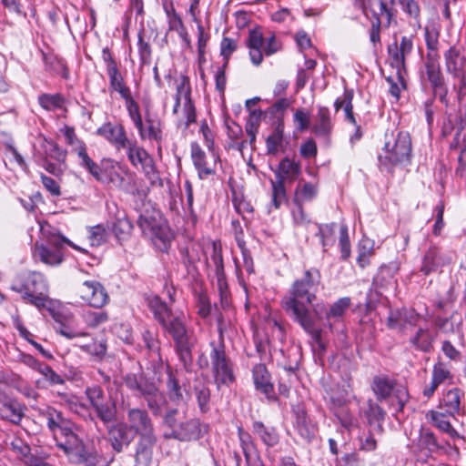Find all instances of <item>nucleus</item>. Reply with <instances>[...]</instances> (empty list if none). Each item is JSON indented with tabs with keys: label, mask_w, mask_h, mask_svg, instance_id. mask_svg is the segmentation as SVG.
Returning a JSON list of instances; mask_svg holds the SVG:
<instances>
[{
	"label": "nucleus",
	"mask_w": 466,
	"mask_h": 466,
	"mask_svg": "<svg viewBox=\"0 0 466 466\" xmlns=\"http://www.w3.org/2000/svg\"><path fill=\"white\" fill-rule=\"evenodd\" d=\"M424 36L428 53L437 54L439 47L440 30L434 24L428 25L424 28Z\"/></svg>",
	"instance_id": "obj_45"
},
{
	"label": "nucleus",
	"mask_w": 466,
	"mask_h": 466,
	"mask_svg": "<svg viewBox=\"0 0 466 466\" xmlns=\"http://www.w3.org/2000/svg\"><path fill=\"white\" fill-rule=\"evenodd\" d=\"M443 57L446 72L459 79L458 98L461 100L466 96V56L461 48L452 46Z\"/></svg>",
	"instance_id": "obj_14"
},
{
	"label": "nucleus",
	"mask_w": 466,
	"mask_h": 466,
	"mask_svg": "<svg viewBox=\"0 0 466 466\" xmlns=\"http://www.w3.org/2000/svg\"><path fill=\"white\" fill-rule=\"evenodd\" d=\"M319 185L317 183L305 182L298 185L295 189L293 203L304 204L317 198Z\"/></svg>",
	"instance_id": "obj_33"
},
{
	"label": "nucleus",
	"mask_w": 466,
	"mask_h": 466,
	"mask_svg": "<svg viewBox=\"0 0 466 466\" xmlns=\"http://www.w3.org/2000/svg\"><path fill=\"white\" fill-rule=\"evenodd\" d=\"M411 138L408 132L400 131L391 140L385 143L378 157L380 167L387 171H391L396 166H407L411 161L412 157Z\"/></svg>",
	"instance_id": "obj_4"
},
{
	"label": "nucleus",
	"mask_w": 466,
	"mask_h": 466,
	"mask_svg": "<svg viewBox=\"0 0 466 466\" xmlns=\"http://www.w3.org/2000/svg\"><path fill=\"white\" fill-rule=\"evenodd\" d=\"M0 415L4 420L13 423H18L23 416L21 405L16 401H8L4 403L0 408Z\"/></svg>",
	"instance_id": "obj_41"
},
{
	"label": "nucleus",
	"mask_w": 466,
	"mask_h": 466,
	"mask_svg": "<svg viewBox=\"0 0 466 466\" xmlns=\"http://www.w3.org/2000/svg\"><path fill=\"white\" fill-rule=\"evenodd\" d=\"M406 71L396 70V76H388L387 82L390 84V93L397 100L400 98V91L405 88L404 74Z\"/></svg>",
	"instance_id": "obj_49"
},
{
	"label": "nucleus",
	"mask_w": 466,
	"mask_h": 466,
	"mask_svg": "<svg viewBox=\"0 0 466 466\" xmlns=\"http://www.w3.org/2000/svg\"><path fill=\"white\" fill-rule=\"evenodd\" d=\"M125 100L126 108L128 113V116L136 127L137 124L143 120V117L140 113V108L137 102L132 97V95L129 94L127 96L123 98Z\"/></svg>",
	"instance_id": "obj_52"
},
{
	"label": "nucleus",
	"mask_w": 466,
	"mask_h": 466,
	"mask_svg": "<svg viewBox=\"0 0 466 466\" xmlns=\"http://www.w3.org/2000/svg\"><path fill=\"white\" fill-rule=\"evenodd\" d=\"M295 429L298 433L306 441H310L316 433V426L308 418L306 411L299 408L295 410Z\"/></svg>",
	"instance_id": "obj_29"
},
{
	"label": "nucleus",
	"mask_w": 466,
	"mask_h": 466,
	"mask_svg": "<svg viewBox=\"0 0 466 466\" xmlns=\"http://www.w3.org/2000/svg\"><path fill=\"white\" fill-rule=\"evenodd\" d=\"M141 140H153L160 143L163 139L162 124L158 117L148 112L145 114L140 124L135 127Z\"/></svg>",
	"instance_id": "obj_23"
},
{
	"label": "nucleus",
	"mask_w": 466,
	"mask_h": 466,
	"mask_svg": "<svg viewBox=\"0 0 466 466\" xmlns=\"http://www.w3.org/2000/svg\"><path fill=\"white\" fill-rule=\"evenodd\" d=\"M424 67L427 79L431 83L434 92L439 93L441 97H445L447 88L444 76L441 71L438 55L427 53Z\"/></svg>",
	"instance_id": "obj_20"
},
{
	"label": "nucleus",
	"mask_w": 466,
	"mask_h": 466,
	"mask_svg": "<svg viewBox=\"0 0 466 466\" xmlns=\"http://www.w3.org/2000/svg\"><path fill=\"white\" fill-rule=\"evenodd\" d=\"M81 319L87 328L96 329L108 321L109 315L105 310L94 311L88 309L81 314Z\"/></svg>",
	"instance_id": "obj_40"
},
{
	"label": "nucleus",
	"mask_w": 466,
	"mask_h": 466,
	"mask_svg": "<svg viewBox=\"0 0 466 466\" xmlns=\"http://www.w3.org/2000/svg\"><path fill=\"white\" fill-rule=\"evenodd\" d=\"M394 389V382L392 380L377 376L373 379L372 390L379 400L387 399Z\"/></svg>",
	"instance_id": "obj_38"
},
{
	"label": "nucleus",
	"mask_w": 466,
	"mask_h": 466,
	"mask_svg": "<svg viewBox=\"0 0 466 466\" xmlns=\"http://www.w3.org/2000/svg\"><path fill=\"white\" fill-rule=\"evenodd\" d=\"M441 265L438 251L436 249H431L427 252L424 257L421 271L428 275L431 271H434Z\"/></svg>",
	"instance_id": "obj_53"
},
{
	"label": "nucleus",
	"mask_w": 466,
	"mask_h": 466,
	"mask_svg": "<svg viewBox=\"0 0 466 466\" xmlns=\"http://www.w3.org/2000/svg\"><path fill=\"white\" fill-rule=\"evenodd\" d=\"M167 388L168 392V397L172 401L178 402L182 400L183 395L181 392L180 385L177 380L173 376L172 373L168 374V379L167 381Z\"/></svg>",
	"instance_id": "obj_55"
},
{
	"label": "nucleus",
	"mask_w": 466,
	"mask_h": 466,
	"mask_svg": "<svg viewBox=\"0 0 466 466\" xmlns=\"http://www.w3.org/2000/svg\"><path fill=\"white\" fill-rule=\"evenodd\" d=\"M106 74L109 78V87L111 90L117 92L122 98L131 94V90L126 86L118 68L114 69L111 67L110 71L106 72Z\"/></svg>",
	"instance_id": "obj_37"
},
{
	"label": "nucleus",
	"mask_w": 466,
	"mask_h": 466,
	"mask_svg": "<svg viewBox=\"0 0 466 466\" xmlns=\"http://www.w3.org/2000/svg\"><path fill=\"white\" fill-rule=\"evenodd\" d=\"M195 394L198 403V407L202 412L208 410V402L210 399L209 389L205 385H199L195 388Z\"/></svg>",
	"instance_id": "obj_56"
},
{
	"label": "nucleus",
	"mask_w": 466,
	"mask_h": 466,
	"mask_svg": "<svg viewBox=\"0 0 466 466\" xmlns=\"http://www.w3.org/2000/svg\"><path fill=\"white\" fill-rule=\"evenodd\" d=\"M127 426L135 435L140 436L137 444V455L149 457L151 449L156 444L157 438L154 434V428L147 412L140 409H131L127 412Z\"/></svg>",
	"instance_id": "obj_7"
},
{
	"label": "nucleus",
	"mask_w": 466,
	"mask_h": 466,
	"mask_svg": "<svg viewBox=\"0 0 466 466\" xmlns=\"http://www.w3.org/2000/svg\"><path fill=\"white\" fill-rule=\"evenodd\" d=\"M296 128L304 131L309 127V114L303 108L297 109L293 116Z\"/></svg>",
	"instance_id": "obj_60"
},
{
	"label": "nucleus",
	"mask_w": 466,
	"mask_h": 466,
	"mask_svg": "<svg viewBox=\"0 0 466 466\" xmlns=\"http://www.w3.org/2000/svg\"><path fill=\"white\" fill-rule=\"evenodd\" d=\"M86 170L99 182L104 184H112L113 186L127 190L124 175L129 178L134 177L127 167L113 159H103L101 167L93 161V166H89Z\"/></svg>",
	"instance_id": "obj_13"
},
{
	"label": "nucleus",
	"mask_w": 466,
	"mask_h": 466,
	"mask_svg": "<svg viewBox=\"0 0 466 466\" xmlns=\"http://www.w3.org/2000/svg\"><path fill=\"white\" fill-rule=\"evenodd\" d=\"M10 450L15 454L16 458L23 463L31 453L30 446L18 437H15L9 443Z\"/></svg>",
	"instance_id": "obj_48"
},
{
	"label": "nucleus",
	"mask_w": 466,
	"mask_h": 466,
	"mask_svg": "<svg viewBox=\"0 0 466 466\" xmlns=\"http://www.w3.org/2000/svg\"><path fill=\"white\" fill-rule=\"evenodd\" d=\"M76 296L91 308L101 309L109 302V296L104 286L96 280H86L76 289Z\"/></svg>",
	"instance_id": "obj_16"
},
{
	"label": "nucleus",
	"mask_w": 466,
	"mask_h": 466,
	"mask_svg": "<svg viewBox=\"0 0 466 466\" xmlns=\"http://www.w3.org/2000/svg\"><path fill=\"white\" fill-rule=\"evenodd\" d=\"M72 151L76 153L80 159V166L84 168H87L89 166H93V160L89 157L86 152V144L79 138L76 139L71 145Z\"/></svg>",
	"instance_id": "obj_51"
},
{
	"label": "nucleus",
	"mask_w": 466,
	"mask_h": 466,
	"mask_svg": "<svg viewBox=\"0 0 466 466\" xmlns=\"http://www.w3.org/2000/svg\"><path fill=\"white\" fill-rule=\"evenodd\" d=\"M67 244L73 248L86 252V247H80L64 237V235H42L33 248L35 258L49 266H58L64 259L63 248Z\"/></svg>",
	"instance_id": "obj_5"
},
{
	"label": "nucleus",
	"mask_w": 466,
	"mask_h": 466,
	"mask_svg": "<svg viewBox=\"0 0 466 466\" xmlns=\"http://www.w3.org/2000/svg\"><path fill=\"white\" fill-rule=\"evenodd\" d=\"M435 334L429 328H420L417 332L410 337V342L416 350L428 352L432 348Z\"/></svg>",
	"instance_id": "obj_32"
},
{
	"label": "nucleus",
	"mask_w": 466,
	"mask_h": 466,
	"mask_svg": "<svg viewBox=\"0 0 466 466\" xmlns=\"http://www.w3.org/2000/svg\"><path fill=\"white\" fill-rule=\"evenodd\" d=\"M121 150H125L127 159L132 167H140L146 175L155 172L152 157L143 147L138 145L137 140L129 138L121 147Z\"/></svg>",
	"instance_id": "obj_18"
},
{
	"label": "nucleus",
	"mask_w": 466,
	"mask_h": 466,
	"mask_svg": "<svg viewBox=\"0 0 466 466\" xmlns=\"http://www.w3.org/2000/svg\"><path fill=\"white\" fill-rule=\"evenodd\" d=\"M351 304L350 299L348 297L340 298L335 301L328 311L325 312L327 319H339L343 316Z\"/></svg>",
	"instance_id": "obj_46"
},
{
	"label": "nucleus",
	"mask_w": 466,
	"mask_h": 466,
	"mask_svg": "<svg viewBox=\"0 0 466 466\" xmlns=\"http://www.w3.org/2000/svg\"><path fill=\"white\" fill-rule=\"evenodd\" d=\"M46 69L55 72L57 75H60L63 78H69V71L68 68L63 59L57 58L56 56H46L44 57Z\"/></svg>",
	"instance_id": "obj_47"
},
{
	"label": "nucleus",
	"mask_w": 466,
	"mask_h": 466,
	"mask_svg": "<svg viewBox=\"0 0 466 466\" xmlns=\"http://www.w3.org/2000/svg\"><path fill=\"white\" fill-rule=\"evenodd\" d=\"M453 376L448 364L443 361H437L432 368L431 381L423 389V395L431 398L441 384L451 383Z\"/></svg>",
	"instance_id": "obj_24"
},
{
	"label": "nucleus",
	"mask_w": 466,
	"mask_h": 466,
	"mask_svg": "<svg viewBox=\"0 0 466 466\" xmlns=\"http://www.w3.org/2000/svg\"><path fill=\"white\" fill-rule=\"evenodd\" d=\"M301 174L300 163L289 157L283 158L275 170V180H271V206L279 209L288 200L285 183H292Z\"/></svg>",
	"instance_id": "obj_8"
},
{
	"label": "nucleus",
	"mask_w": 466,
	"mask_h": 466,
	"mask_svg": "<svg viewBox=\"0 0 466 466\" xmlns=\"http://www.w3.org/2000/svg\"><path fill=\"white\" fill-rule=\"evenodd\" d=\"M283 123H279L273 132L268 137L266 140L267 152L269 155H276L283 147Z\"/></svg>",
	"instance_id": "obj_36"
},
{
	"label": "nucleus",
	"mask_w": 466,
	"mask_h": 466,
	"mask_svg": "<svg viewBox=\"0 0 466 466\" xmlns=\"http://www.w3.org/2000/svg\"><path fill=\"white\" fill-rule=\"evenodd\" d=\"M246 46L248 48L251 63L256 66H259L263 61V46L264 54L268 56H272L281 49V44L277 40L274 35L264 39L262 33L256 29L249 31Z\"/></svg>",
	"instance_id": "obj_15"
},
{
	"label": "nucleus",
	"mask_w": 466,
	"mask_h": 466,
	"mask_svg": "<svg viewBox=\"0 0 466 466\" xmlns=\"http://www.w3.org/2000/svg\"><path fill=\"white\" fill-rule=\"evenodd\" d=\"M38 103L46 111H55L65 106L66 99L61 94H41Z\"/></svg>",
	"instance_id": "obj_42"
},
{
	"label": "nucleus",
	"mask_w": 466,
	"mask_h": 466,
	"mask_svg": "<svg viewBox=\"0 0 466 466\" xmlns=\"http://www.w3.org/2000/svg\"><path fill=\"white\" fill-rule=\"evenodd\" d=\"M161 327L172 337L177 352L184 366L190 365L195 339L190 335L187 328L185 314L183 312L174 313Z\"/></svg>",
	"instance_id": "obj_6"
},
{
	"label": "nucleus",
	"mask_w": 466,
	"mask_h": 466,
	"mask_svg": "<svg viewBox=\"0 0 466 466\" xmlns=\"http://www.w3.org/2000/svg\"><path fill=\"white\" fill-rule=\"evenodd\" d=\"M353 91L346 89V106H344V114L346 121L350 122L353 126H357V121L353 114Z\"/></svg>",
	"instance_id": "obj_62"
},
{
	"label": "nucleus",
	"mask_w": 466,
	"mask_h": 466,
	"mask_svg": "<svg viewBox=\"0 0 466 466\" xmlns=\"http://www.w3.org/2000/svg\"><path fill=\"white\" fill-rule=\"evenodd\" d=\"M41 147L46 158L55 159L59 163L65 162L66 157V151L60 148L53 140H48L44 137L41 141Z\"/></svg>",
	"instance_id": "obj_44"
},
{
	"label": "nucleus",
	"mask_w": 466,
	"mask_h": 466,
	"mask_svg": "<svg viewBox=\"0 0 466 466\" xmlns=\"http://www.w3.org/2000/svg\"><path fill=\"white\" fill-rule=\"evenodd\" d=\"M209 345L211 347L209 358L215 383L218 389L223 385L228 386L234 381L235 376L232 363L225 351L222 331L219 332L218 340H212Z\"/></svg>",
	"instance_id": "obj_11"
},
{
	"label": "nucleus",
	"mask_w": 466,
	"mask_h": 466,
	"mask_svg": "<svg viewBox=\"0 0 466 466\" xmlns=\"http://www.w3.org/2000/svg\"><path fill=\"white\" fill-rule=\"evenodd\" d=\"M46 457L40 456L37 453H31L23 462L25 466H52L46 461Z\"/></svg>",
	"instance_id": "obj_64"
},
{
	"label": "nucleus",
	"mask_w": 466,
	"mask_h": 466,
	"mask_svg": "<svg viewBox=\"0 0 466 466\" xmlns=\"http://www.w3.org/2000/svg\"><path fill=\"white\" fill-rule=\"evenodd\" d=\"M174 235H151L150 241L156 249L167 252L171 245Z\"/></svg>",
	"instance_id": "obj_58"
},
{
	"label": "nucleus",
	"mask_w": 466,
	"mask_h": 466,
	"mask_svg": "<svg viewBox=\"0 0 466 466\" xmlns=\"http://www.w3.org/2000/svg\"><path fill=\"white\" fill-rule=\"evenodd\" d=\"M11 289L20 293L26 303L35 306L39 311L47 310L56 322L61 323L59 333L62 336L74 339L87 335L62 323L65 317L62 303L48 296L49 286L42 273L33 271L18 276L12 283Z\"/></svg>",
	"instance_id": "obj_2"
},
{
	"label": "nucleus",
	"mask_w": 466,
	"mask_h": 466,
	"mask_svg": "<svg viewBox=\"0 0 466 466\" xmlns=\"http://www.w3.org/2000/svg\"><path fill=\"white\" fill-rule=\"evenodd\" d=\"M449 414L443 411L431 410L427 413V418L430 419L432 424L440 431L449 434L451 438L458 437L459 434L452 428L451 422L448 420Z\"/></svg>",
	"instance_id": "obj_34"
},
{
	"label": "nucleus",
	"mask_w": 466,
	"mask_h": 466,
	"mask_svg": "<svg viewBox=\"0 0 466 466\" xmlns=\"http://www.w3.org/2000/svg\"><path fill=\"white\" fill-rule=\"evenodd\" d=\"M177 409L168 410L164 416V423L171 429L168 437L180 441H193L201 439L208 431V426L200 422L198 419H189L177 422Z\"/></svg>",
	"instance_id": "obj_12"
},
{
	"label": "nucleus",
	"mask_w": 466,
	"mask_h": 466,
	"mask_svg": "<svg viewBox=\"0 0 466 466\" xmlns=\"http://www.w3.org/2000/svg\"><path fill=\"white\" fill-rule=\"evenodd\" d=\"M137 50L142 65L148 64L151 59V47L144 39V31H140L137 35Z\"/></svg>",
	"instance_id": "obj_54"
},
{
	"label": "nucleus",
	"mask_w": 466,
	"mask_h": 466,
	"mask_svg": "<svg viewBox=\"0 0 466 466\" xmlns=\"http://www.w3.org/2000/svg\"><path fill=\"white\" fill-rule=\"evenodd\" d=\"M233 206L236 211L238 214L242 215L243 217L245 216V214H251L253 211L252 206L242 197L234 196Z\"/></svg>",
	"instance_id": "obj_63"
},
{
	"label": "nucleus",
	"mask_w": 466,
	"mask_h": 466,
	"mask_svg": "<svg viewBox=\"0 0 466 466\" xmlns=\"http://www.w3.org/2000/svg\"><path fill=\"white\" fill-rule=\"evenodd\" d=\"M333 129L330 111L327 106H319L314 116L311 130L317 137H328Z\"/></svg>",
	"instance_id": "obj_26"
},
{
	"label": "nucleus",
	"mask_w": 466,
	"mask_h": 466,
	"mask_svg": "<svg viewBox=\"0 0 466 466\" xmlns=\"http://www.w3.org/2000/svg\"><path fill=\"white\" fill-rule=\"evenodd\" d=\"M86 394L96 411L97 416L104 421L109 422L115 419L116 410L114 405L105 401V394L99 386L88 387Z\"/></svg>",
	"instance_id": "obj_21"
},
{
	"label": "nucleus",
	"mask_w": 466,
	"mask_h": 466,
	"mask_svg": "<svg viewBox=\"0 0 466 466\" xmlns=\"http://www.w3.org/2000/svg\"><path fill=\"white\" fill-rule=\"evenodd\" d=\"M43 415L57 446L65 451L70 461L96 466V456L86 451L82 440L74 431L72 424L64 419L60 411L47 407L43 411Z\"/></svg>",
	"instance_id": "obj_3"
},
{
	"label": "nucleus",
	"mask_w": 466,
	"mask_h": 466,
	"mask_svg": "<svg viewBox=\"0 0 466 466\" xmlns=\"http://www.w3.org/2000/svg\"><path fill=\"white\" fill-rule=\"evenodd\" d=\"M413 49L412 36L403 35L400 41H395L388 46L390 66L398 71H406V57Z\"/></svg>",
	"instance_id": "obj_19"
},
{
	"label": "nucleus",
	"mask_w": 466,
	"mask_h": 466,
	"mask_svg": "<svg viewBox=\"0 0 466 466\" xmlns=\"http://www.w3.org/2000/svg\"><path fill=\"white\" fill-rule=\"evenodd\" d=\"M253 432L268 446H274L279 441V436L273 428H267L262 422L253 424Z\"/></svg>",
	"instance_id": "obj_43"
},
{
	"label": "nucleus",
	"mask_w": 466,
	"mask_h": 466,
	"mask_svg": "<svg viewBox=\"0 0 466 466\" xmlns=\"http://www.w3.org/2000/svg\"><path fill=\"white\" fill-rule=\"evenodd\" d=\"M173 114L177 116V127L187 129L197 120L194 103L191 98V86L188 76L181 75L177 80Z\"/></svg>",
	"instance_id": "obj_9"
},
{
	"label": "nucleus",
	"mask_w": 466,
	"mask_h": 466,
	"mask_svg": "<svg viewBox=\"0 0 466 466\" xmlns=\"http://www.w3.org/2000/svg\"><path fill=\"white\" fill-rule=\"evenodd\" d=\"M191 157L194 163V166L198 169L199 176H208L212 174V169L207 167L206 164V154L201 149L198 143L191 144Z\"/></svg>",
	"instance_id": "obj_39"
},
{
	"label": "nucleus",
	"mask_w": 466,
	"mask_h": 466,
	"mask_svg": "<svg viewBox=\"0 0 466 466\" xmlns=\"http://www.w3.org/2000/svg\"><path fill=\"white\" fill-rule=\"evenodd\" d=\"M237 49V43L229 37H224L220 44V55L224 58V66H227L232 53Z\"/></svg>",
	"instance_id": "obj_59"
},
{
	"label": "nucleus",
	"mask_w": 466,
	"mask_h": 466,
	"mask_svg": "<svg viewBox=\"0 0 466 466\" xmlns=\"http://www.w3.org/2000/svg\"><path fill=\"white\" fill-rule=\"evenodd\" d=\"M253 380L257 390L264 393L268 398L273 392V385L269 381V374L264 364H257L253 368Z\"/></svg>",
	"instance_id": "obj_30"
},
{
	"label": "nucleus",
	"mask_w": 466,
	"mask_h": 466,
	"mask_svg": "<svg viewBox=\"0 0 466 466\" xmlns=\"http://www.w3.org/2000/svg\"><path fill=\"white\" fill-rule=\"evenodd\" d=\"M463 392L459 388L447 390L440 400L439 408L450 416H454L460 411L461 399Z\"/></svg>",
	"instance_id": "obj_28"
},
{
	"label": "nucleus",
	"mask_w": 466,
	"mask_h": 466,
	"mask_svg": "<svg viewBox=\"0 0 466 466\" xmlns=\"http://www.w3.org/2000/svg\"><path fill=\"white\" fill-rule=\"evenodd\" d=\"M37 372L43 376V380L46 382L48 386L62 385L65 382L62 376L46 363L42 364Z\"/></svg>",
	"instance_id": "obj_50"
},
{
	"label": "nucleus",
	"mask_w": 466,
	"mask_h": 466,
	"mask_svg": "<svg viewBox=\"0 0 466 466\" xmlns=\"http://www.w3.org/2000/svg\"><path fill=\"white\" fill-rule=\"evenodd\" d=\"M363 15L370 20L371 26L370 39L373 44L380 41L381 25L389 27L393 18V13L387 4H380L376 7L360 9Z\"/></svg>",
	"instance_id": "obj_17"
},
{
	"label": "nucleus",
	"mask_w": 466,
	"mask_h": 466,
	"mask_svg": "<svg viewBox=\"0 0 466 466\" xmlns=\"http://www.w3.org/2000/svg\"><path fill=\"white\" fill-rule=\"evenodd\" d=\"M81 349L84 351H86L98 359H102L105 356L106 351V344L101 341H93L90 344L81 346Z\"/></svg>",
	"instance_id": "obj_61"
},
{
	"label": "nucleus",
	"mask_w": 466,
	"mask_h": 466,
	"mask_svg": "<svg viewBox=\"0 0 466 466\" xmlns=\"http://www.w3.org/2000/svg\"><path fill=\"white\" fill-rule=\"evenodd\" d=\"M321 282L319 269L311 268L304 272L301 279H296L287 296L281 300L284 310L309 334L316 342H319L321 330L315 326V319H321L325 306L313 304Z\"/></svg>",
	"instance_id": "obj_1"
},
{
	"label": "nucleus",
	"mask_w": 466,
	"mask_h": 466,
	"mask_svg": "<svg viewBox=\"0 0 466 466\" xmlns=\"http://www.w3.org/2000/svg\"><path fill=\"white\" fill-rule=\"evenodd\" d=\"M138 226L143 233H163L166 221L159 212H147L139 217Z\"/></svg>",
	"instance_id": "obj_27"
},
{
	"label": "nucleus",
	"mask_w": 466,
	"mask_h": 466,
	"mask_svg": "<svg viewBox=\"0 0 466 466\" xmlns=\"http://www.w3.org/2000/svg\"><path fill=\"white\" fill-rule=\"evenodd\" d=\"M375 248V241L367 235H362L358 243L357 262L361 268H365L372 256Z\"/></svg>",
	"instance_id": "obj_35"
},
{
	"label": "nucleus",
	"mask_w": 466,
	"mask_h": 466,
	"mask_svg": "<svg viewBox=\"0 0 466 466\" xmlns=\"http://www.w3.org/2000/svg\"><path fill=\"white\" fill-rule=\"evenodd\" d=\"M136 435L127 423H118L109 430V439L113 449L120 452L125 446H127Z\"/></svg>",
	"instance_id": "obj_25"
},
{
	"label": "nucleus",
	"mask_w": 466,
	"mask_h": 466,
	"mask_svg": "<svg viewBox=\"0 0 466 466\" xmlns=\"http://www.w3.org/2000/svg\"><path fill=\"white\" fill-rule=\"evenodd\" d=\"M366 415L368 417L369 423H380L384 420L385 411L378 404L369 400V410L366 411Z\"/></svg>",
	"instance_id": "obj_57"
},
{
	"label": "nucleus",
	"mask_w": 466,
	"mask_h": 466,
	"mask_svg": "<svg viewBox=\"0 0 466 466\" xmlns=\"http://www.w3.org/2000/svg\"><path fill=\"white\" fill-rule=\"evenodd\" d=\"M147 301L155 319L160 326L174 314L166 302L162 301L158 296H149Z\"/></svg>",
	"instance_id": "obj_31"
},
{
	"label": "nucleus",
	"mask_w": 466,
	"mask_h": 466,
	"mask_svg": "<svg viewBox=\"0 0 466 466\" xmlns=\"http://www.w3.org/2000/svg\"><path fill=\"white\" fill-rule=\"evenodd\" d=\"M125 385L136 395L142 396L147 402L154 415H160L167 403L164 394L156 384L142 376L127 374L124 379Z\"/></svg>",
	"instance_id": "obj_10"
},
{
	"label": "nucleus",
	"mask_w": 466,
	"mask_h": 466,
	"mask_svg": "<svg viewBox=\"0 0 466 466\" xmlns=\"http://www.w3.org/2000/svg\"><path fill=\"white\" fill-rule=\"evenodd\" d=\"M96 133L107 141L117 151H120L121 147L129 139L122 124H115L109 121L105 122L99 127Z\"/></svg>",
	"instance_id": "obj_22"
}]
</instances>
